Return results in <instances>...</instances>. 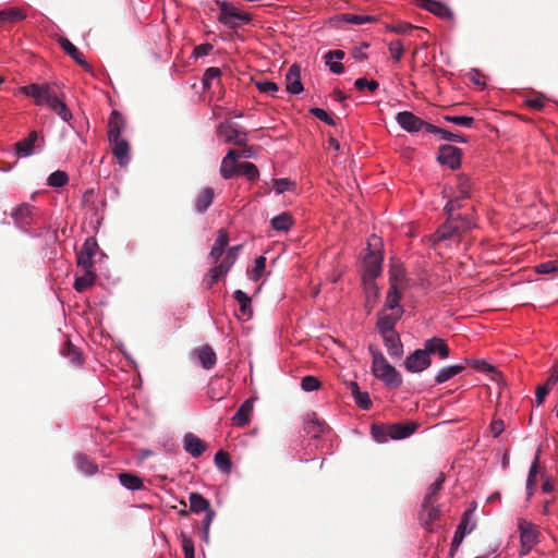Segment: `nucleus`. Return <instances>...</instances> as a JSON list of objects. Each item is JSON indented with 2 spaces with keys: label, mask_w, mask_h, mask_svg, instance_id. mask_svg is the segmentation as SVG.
Instances as JSON below:
<instances>
[{
  "label": "nucleus",
  "mask_w": 558,
  "mask_h": 558,
  "mask_svg": "<svg viewBox=\"0 0 558 558\" xmlns=\"http://www.w3.org/2000/svg\"><path fill=\"white\" fill-rule=\"evenodd\" d=\"M372 356V374L388 388L397 389L402 385L401 374L388 363L385 355L375 345H369Z\"/></svg>",
  "instance_id": "nucleus-1"
},
{
  "label": "nucleus",
  "mask_w": 558,
  "mask_h": 558,
  "mask_svg": "<svg viewBox=\"0 0 558 558\" xmlns=\"http://www.w3.org/2000/svg\"><path fill=\"white\" fill-rule=\"evenodd\" d=\"M473 226L474 222L470 217H464L463 219L448 217L447 221L435 232V241L441 242L449 240L459 232L470 230Z\"/></svg>",
  "instance_id": "nucleus-2"
},
{
  "label": "nucleus",
  "mask_w": 558,
  "mask_h": 558,
  "mask_svg": "<svg viewBox=\"0 0 558 558\" xmlns=\"http://www.w3.org/2000/svg\"><path fill=\"white\" fill-rule=\"evenodd\" d=\"M220 9L218 22L229 28H236L240 24H247L251 21L248 13L240 12L233 4L227 1H217Z\"/></svg>",
  "instance_id": "nucleus-3"
},
{
  "label": "nucleus",
  "mask_w": 558,
  "mask_h": 558,
  "mask_svg": "<svg viewBox=\"0 0 558 558\" xmlns=\"http://www.w3.org/2000/svg\"><path fill=\"white\" fill-rule=\"evenodd\" d=\"M44 147V137L39 136L37 131H32L25 138L15 143V155L19 158H27L32 155L41 153Z\"/></svg>",
  "instance_id": "nucleus-4"
},
{
  "label": "nucleus",
  "mask_w": 558,
  "mask_h": 558,
  "mask_svg": "<svg viewBox=\"0 0 558 558\" xmlns=\"http://www.w3.org/2000/svg\"><path fill=\"white\" fill-rule=\"evenodd\" d=\"M218 137L228 144L242 146L247 141L246 131L242 130L238 124L228 121L221 122L217 128Z\"/></svg>",
  "instance_id": "nucleus-5"
},
{
  "label": "nucleus",
  "mask_w": 558,
  "mask_h": 558,
  "mask_svg": "<svg viewBox=\"0 0 558 558\" xmlns=\"http://www.w3.org/2000/svg\"><path fill=\"white\" fill-rule=\"evenodd\" d=\"M21 93L33 97L36 106H47L51 104V99H54L56 94L51 93L50 85L45 84H29L21 87Z\"/></svg>",
  "instance_id": "nucleus-6"
},
{
  "label": "nucleus",
  "mask_w": 558,
  "mask_h": 558,
  "mask_svg": "<svg viewBox=\"0 0 558 558\" xmlns=\"http://www.w3.org/2000/svg\"><path fill=\"white\" fill-rule=\"evenodd\" d=\"M239 248H240V246L230 247L227 251V254H226L225 258L221 260V263L214 266L210 269V278H209V281L207 282L209 288L213 287L216 282H218L220 280V278H222L230 271V269L232 268L233 264L235 263V260L238 258V250Z\"/></svg>",
  "instance_id": "nucleus-7"
},
{
  "label": "nucleus",
  "mask_w": 558,
  "mask_h": 558,
  "mask_svg": "<svg viewBox=\"0 0 558 558\" xmlns=\"http://www.w3.org/2000/svg\"><path fill=\"white\" fill-rule=\"evenodd\" d=\"M396 122L403 131L408 133H417L423 129L427 132V126L430 124L411 111L398 112L396 114Z\"/></svg>",
  "instance_id": "nucleus-8"
},
{
  "label": "nucleus",
  "mask_w": 558,
  "mask_h": 558,
  "mask_svg": "<svg viewBox=\"0 0 558 558\" xmlns=\"http://www.w3.org/2000/svg\"><path fill=\"white\" fill-rule=\"evenodd\" d=\"M403 364L409 373H422L430 366L432 360L424 349H416L405 357Z\"/></svg>",
  "instance_id": "nucleus-9"
},
{
  "label": "nucleus",
  "mask_w": 558,
  "mask_h": 558,
  "mask_svg": "<svg viewBox=\"0 0 558 558\" xmlns=\"http://www.w3.org/2000/svg\"><path fill=\"white\" fill-rule=\"evenodd\" d=\"M462 151L460 148L452 145H441L439 147L437 160L450 169L454 170L461 166Z\"/></svg>",
  "instance_id": "nucleus-10"
},
{
  "label": "nucleus",
  "mask_w": 558,
  "mask_h": 558,
  "mask_svg": "<svg viewBox=\"0 0 558 558\" xmlns=\"http://www.w3.org/2000/svg\"><path fill=\"white\" fill-rule=\"evenodd\" d=\"M518 530L520 533V543L522 548L530 551L538 542V532L533 527L532 523L524 519L519 520Z\"/></svg>",
  "instance_id": "nucleus-11"
},
{
  "label": "nucleus",
  "mask_w": 558,
  "mask_h": 558,
  "mask_svg": "<svg viewBox=\"0 0 558 558\" xmlns=\"http://www.w3.org/2000/svg\"><path fill=\"white\" fill-rule=\"evenodd\" d=\"M35 210L33 205L23 203L13 209L12 218L22 230L26 231L34 221Z\"/></svg>",
  "instance_id": "nucleus-12"
},
{
  "label": "nucleus",
  "mask_w": 558,
  "mask_h": 558,
  "mask_svg": "<svg viewBox=\"0 0 558 558\" xmlns=\"http://www.w3.org/2000/svg\"><path fill=\"white\" fill-rule=\"evenodd\" d=\"M304 430L316 441L322 435H325L329 430V426L313 412L305 417Z\"/></svg>",
  "instance_id": "nucleus-13"
},
{
  "label": "nucleus",
  "mask_w": 558,
  "mask_h": 558,
  "mask_svg": "<svg viewBox=\"0 0 558 558\" xmlns=\"http://www.w3.org/2000/svg\"><path fill=\"white\" fill-rule=\"evenodd\" d=\"M402 315L398 313H387L386 310L377 314V329L379 335L396 332V325L401 319Z\"/></svg>",
  "instance_id": "nucleus-14"
},
{
  "label": "nucleus",
  "mask_w": 558,
  "mask_h": 558,
  "mask_svg": "<svg viewBox=\"0 0 558 558\" xmlns=\"http://www.w3.org/2000/svg\"><path fill=\"white\" fill-rule=\"evenodd\" d=\"M238 159L239 155L234 149H229L222 158L219 172L225 180H230L238 173Z\"/></svg>",
  "instance_id": "nucleus-15"
},
{
  "label": "nucleus",
  "mask_w": 558,
  "mask_h": 558,
  "mask_svg": "<svg viewBox=\"0 0 558 558\" xmlns=\"http://www.w3.org/2000/svg\"><path fill=\"white\" fill-rule=\"evenodd\" d=\"M111 151L120 167H126L131 161L130 145L125 138L111 141Z\"/></svg>",
  "instance_id": "nucleus-16"
},
{
  "label": "nucleus",
  "mask_w": 558,
  "mask_h": 558,
  "mask_svg": "<svg viewBox=\"0 0 558 558\" xmlns=\"http://www.w3.org/2000/svg\"><path fill=\"white\" fill-rule=\"evenodd\" d=\"M124 129H125V121H124L123 116L120 112L113 110L110 114L109 122H108V132H107L108 141L111 142V141L122 140L123 137L121 136V134L124 131Z\"/></svg>",
  "instance_id": "nucleus-17"
},
{
  "label": "nucleus",
  "mask_w": 558,
  "mask_h": 558,
  "mask_svg": "<svg viewBox=\"0 0 558 558\" xmlns=\"http://www.w3.org/2000/svg\"><path fill=\"white\" fill-rule=\"evenodd\" d=\"M383 257L378 252L368 251L364 257V276L376 278L381 272Z\"/></svg>",
  "instance_id": "nucleus-18"
},
{
  "label": "nucleus",
  "mask_w": 558,
  "mask_h": 558,
  "mask_svg": "<svg viewBox=\"0 0 558 558\" xmlns=\"http://www.w3.org/2000/svg\"><path fill=\"white\" fill-rule=\"evenodd\" d=\"M183 448L192 458H198L207 447L199 437L193 433H186L183 438Z\"/></svg>",
  "instance_id": "nucleus-19"
},
{
  "label": "nucleus",
  "mask_w": 558,
  "mask_h": 558,
  "mask_svg": "<svg viewBox=\"0 0 558 558\" xmlns=\"http://www.w3.org/2000/svg\"><path fill=\"white\" fill-rule=\"evenodd\" d=\"M416 4L441 19H451L453 15L449 7L436 0H416Z\"/></svg>",
  "instance_id": "nucleus-20"
},
{
  "label": "nucleus",
  "mask_w": 558,
  "mask_h": 558,
  "mask_svg": "<svg viewBox=\"0 0 558 558\" xmlns=\"http://www.w3.org/2000/svg\"><path fill=\"white\" fill-rule=\"evenodd\" d=\"M287 92L292 95H299L303 92L304 87L301 82V69L298 64L290 66L286 74Z\"/></svg>",
  "instance_id": "nucleus-21"
},
{
  "label": "nucleus",
  "mask_w": 558,
  "mask_h": 558,
  "mask_svg": "<svg viewBox=\"0 0 558 558\" xmlns=\"http://www.w3.org/2000/svg\"><path fill=\"white\" fill-rule=\"evenodd\" d=\"M423 349L429 357L432 354H437L440 360L449 357V348L442 338L434 337L426 340Z\"/></svg>",
  "instance_id": "nucleus-22"
},
{
  "label": "nucleus",
  "mask_w": 558,
  "mask_h": 558,
  "mask_svg": "<svg viewBox=\"0 0 558 558\" xmlns=\"http://www.w3.org/2000/svg\"><path fill=\"white\" fill-rule=\"evenodd\" d=\"M381 338L390 357L400 359L403 354V345L399 333L397 331L385 333Z\"/></svg>",
  "instance_id": "nucleus-23"
},
{
  "label": "nucleus",
  "mask_w": 558,
  "mask_h": 558,
  "mask_svg": "<svg viewBox=\"0 0 558 558\" xmlns=\"http://www.w3.org/2000/svg\"><path fill=\"white\" fill-rule=\"evenodd\" d=\"M234 300L239 303L236 316L243 319H250L253 315L252 301L250 296L242 290L233 292Z\"/></svg>",
  "instance_id": "nucleus-24"
},
{
  "label": "nucleus",
  "mask_w": 558,
  "mask_h": 558,
  "mask_svg": "<svg viewBox=\"0 0 558 558\" xmlns=\"http://www.w3.org/2000/svg\"><path fill=\"white\" fill-rule=\"evenodd\" d=\"M417 428V424L414 422H408L405 424L396 423L389 425L390 439L401 440L410 437Z\"/></svg>",
  "instance_id": "nucleus-25"
},
{
  "label": "nucleus",
  "mask_w": 558,
  "mask_h": 558,
  "mask_svg": "<svg viewBox=\"0 0 558 558\" xmlns=\"http://www.w3.org/2000/svg\"><path fill=\"white\" fill-rule=\"evenodd\" d=\"M215 197V191L213 187L203 189L194 201V208L197 214H205L211 206Z\"/></svg>",
  "instance_id": "nucleus-26"
},
{
  "label": "nucleus",
  "mask_w": 558,
  "mask_h": 558,
  "mask_svg": "<svg viewBox=\"0 0 558 558\" xmlns=\"http://www.w3.org/2000/svg\"><path fill=\"white\" fill-rule=\"evenodd\" d=\"M401 293L398 290L397 284L392 283L386 295L385 310H389L393 313L403 315L404 311L400 304Z\"/></svg>",
  "instance_id": "nucleus-27"
},
{
  "label": "nucleus",
  "mask_w": 558,
  "mask_h": 558,
  "mask_svg": "<svg viewBox=\"0 0 558 558\" xmlns=\"http://www.w3.org/2000/svg\"><path fill=\"white\" fill-rule=\"evenodd\" d=\"M229 244L228 233L225 230H219L215 243L210 250L209 257L216 263L225 253Z\"/></svg>",
  "instance_id": "nucleus-28"
},
{
  "label": "nucleus",
  "mask_w": 558,
  "mask_h": 558,
  "mask_svg": "<svg viewBox=\"0 0 558 558\" xmlns=\"http://www.w3.org/2000/svg\"><path fill=\"white\" fill-rule=\"evenodd\" d=\"M76 469L86 476L95 475L98 472V465L84 453H77L74 457Z\"/></svg>",
  "instance_id": "nucleus-29"
},
{
  "label": "nucleus",
  "mask_w": 558,
  "mask_h": 558,
  "mask_svg": "<svg viewBox=\"0 0 558 558\" xmlns=\"http://www.w3.org/2000/svg\"><path fill=\"white\" fill-rule=\"evenodd\" d=\"M27 17V12L24 9L8 7L0 11V23H16Z\"/></svg>",
  "instance_id": "nucleus-30"
},
{
  "label": "nucleus",
  "mask_w": 558,
  "mask_h": 558,
  "mask_svg": "<svg viewBox=\"0 0 558 558\" xmlns=\"http://www.w3.org/2000/svg\"><path fill=\"white\" fill-rule=\"evenodd\" d=\"M445 482V476L444 474H440L434 483H432L425 495H424V498L422 500V505H421V508H427V507H430L432 505H434L435 500H436V496L438 494V492L441 489V486Z\"/></svg>",
  "instance_id": "nucleus-31"
},
{
  "label": "nucleus",
  "mask_w": 558,
  "mask_h": 558,
  "mask_svg": "<svg viewBox=\"0 0 558 558\" xmlns=\"http://www.w3.org/2000/svg\"><path fill=\"white\" fill-rule=\"evenodd\" d=\"M51 111H53L62 121L65 123H70L73 119V114L63 99L58 96L54 99H51V104L48 107Z\"/></svg>",
  "instance_id": "nucleus-32"
},
{
  "label": "nucleus",
  "mask_w": 558,
  "mask_h": 558,
  "mask_svg": "<svg viewBox=\"0 0 558 558\" xmlns=\"http://www.w3.org/2000/svg\"><path fill=\"white\" fill-rule=\"evenodd\" d=\"M439 508L437 506L432 505L430 507L421 509L418 513V520L427 531H432V524L435 520L439 518Z\"/></svg>",
  "instance_id": "nucleus-33"
},
{
  "label": "nucleus",
  "mask_w": 558,
  "mask_h": 558,
  "mask_svg": "<svg viewBox=\"0 0 558 558\" xmlns=\"http://www.w3.org/2000/svg\"><path fill=\"white\" fill-rule=\"evenodd\" d=\"M60 46L77 64L86 69L89 68L83 53L68 38H61Z\"/></svg>",
  "instance_id": "nucleus-34"
},
{
  "label": "nucleus",
  "mask_w": 558,
  "mask_h": 558,
  "mask_svg": "<svg viewBox=\"0 0 558 558\" xmlns=\"http://www.w3.org/2000/svg\"><path fill=\"white\" fill-rule=\"evenodd\" d=\"M196 354L201 365L205 369H211L215 366L217 356L210 345H203L201 349L196 350Z\"/></svg>",
  "instance_id": "nucleus-35"
},
{
  "label": "nucleus",
  "mask_w": 558,
  "mask_h": 558,
  "mask_svg": "<svg viewBox=\"0 0 558 558\" xmlns=\"http://www.w3.org/2000/svg\"><path fill=\"white\" fill-rule=\"evenodd\" d=\"M350 389L354 398L355 403L364 411H368L372 408V400L367 391H361L359 385L355 381L350 383Z\"/></svg>",
  "instance_id": "nucleus-36"
},
{
  "label": "nucleus",
  "mask_w": 558,
  "mask_h": 558,
  "mask_svg": "<svg viewBox=\"0 0 558 558\" xmlns=\"http://www.w3.org/2000/svg\"><path fill=\"white\" fill-rule=\"evenodd\" d=\"M270 226L278 232H288L293 226L292 216L284 211L270 219Z\"/></svg>",
  "instance_id": "nucleus-37"
},
{
  "label": "nucleus",
  "mask_w": 558,
  "mask_h": 558,
  "mask_svg": "<svg viewBox=\"0 0 558 558\" xmlns=\"http://www.w3.org/2000/svg\"><path fill=\"white\" fill-rule=\"evenodd\" d=\"M464 371L463 364H454L440 368L435 376L437 384H444Z\"/></svg>",
  "instance_id": "nucleus-38"
},
{
  "label": "nucleus",
  "mask_w": 558,
  "mask_h": 558,
  "mask_svg": "<svg viewBox=\"0 0 558 558\" xmlns=\"http://www.w3.org/2000/svg\"><path fill=\"white\" fill-rule=\"evenodd\" d=\"M120 484L129 490H141L144 487L143 480L131 473H120L118 475Z\"/></svg>",
  "instance_id": "nucleus-39"
},
{
  "label": "nucleus",
  "mask_w": 558,
  "mask_h": 558,
  "mask_svg": "<svg viewBox=\"0 0 558 558\" xmlns=\"http://www.w3.org/2000/svg\"><path fill=\"white\" fill-rule=\"evenodd\" d=\"M190 509L192 512L201 513L210 511L209 501L199 493H191L189 496Z\"/></svg>",
  "instance_id": "nucleus-40"
},
{
  "label": "nucleus",
  "mask_w": 558,
  "mask_h": 558,
  "mask_svg": "<svg viewBox=\"0 0 558 558\" xmlns=\"http://www.w3.org/2000/svg\"><path fill=\"white\" fill-rule=\"evenodd\" d=\"M427 133L440 134L441 138L444 141H448V142H457V143H466L468 142V140L463 135L452 133L450 131H447V130L436 126L434 124H428Z\"/></svg>",
  "instance_id": "nucleus-41"
},
{
  "label": "nucleus",
  "mask_w": 558,
  "mask_h": 558,
  "mask_svg": "<svg viewBox=\"0 0 558 558\" xmlns=\"http://www.w3.org/2000/svg\"><path fill=\"white\" fill-rule=\"evenodd\" d=\"M465 362L472 365L477 372L492 375L494 380H498L500 377V373L497 371V368L494 365L487 363L485 360H465Z\"/></svg>",
  "instance_id": "nucleus-42"
},
{
  "label": "nucleus",
  "mask_w": 558,
  "mask_h": 558,
  "mask_svg": "<svg viewBox=\"0 0 558 558\" xmlns=\"http://www.w3.org/2000/svg\"><path fill=\"white\" fill-rule=\"evenodd\" d=\"M253 405L251 401H245L234 413L232 416V421L238 426H245L250 422V412L252 411Z\"/></svg>",
  "instance_id": "nucleus-43"
},
{
  "label": "nucleus",
  "mask_w": 558,
  "mask_h": 558,
  "mask_svg": "<svg viewBox=\"0 0 558 558\" xmlns=\"http://www.w3.org/2000/svg\"><path fill=\"white\" fill-rule=\"evenodd\" d=\"M339 20L348 24L362 25L374 22L376 19L367 14L343 13L339 16Z\"/></svg>",
  "instance_id": "nucleus-44"
},
{
  "label": "nucleus",
  "mask_w": 558,
  "mask_h": 558,
  "mask_svg": "<svg viewBox=\"0 0 558 558\" xmlns=\"http://www.w3.org/2000/svg\"><path fill=\"white\" fill-rule=\"evenodd\" d=\"M95 272L94 271H84V275L77 277L74 281V289L77 292H84L86 289L90 288L95 282Z\"/></svg>",
  "instance_id": "nucleus-45"
},
{
  "label": "nucleus",
  "mask_w": 558,
  "mask_h": 558,
  "mask_svg": "<svg viewBox=\"0 0 558 558\" xmlns=\"http://www.w3.org/2000/svg\"><path fill=\"white\" fill-rule=\"evenodd\" d=\"M238 174L245 177L248 181H255L259 177L257 167L248 161L239 165Z\"/></svg>",
  "instance_id": "nucleus-46"
},
{
  "label": "nucleus",
  "mask_w": 558,
  "mask_h": 558,
  "mask_svg": "<svg viewBox=\"0 0 558 558\" xmlns=\"http://www.w3.org/2000/svg\"><path fill=\"white\" fill-rule=\"evenodd\" d=\"M69 182V175L65 171L57 170L49 174L47 184L51 187H63Z\"/></svg>",
  "instance_id": "nucleus-47"
},
{
  "label": "nucleus",
  "mask_w": 558,
  "mask_h": 558,
  "mask_svg": "<svg viewBox=\"0 0 558 558\" xmlns=\"http://www.w3.org/2000/svg\"><path fill=\"white\" fill-rule=\"evenodd\" d=\"M215 464L216 466L222 471L223 473H230L232 469V462L229 458V454L222 450L216 452L215 454Z\"/></svg>",
  "instance_id": "nucleus-48"
},
{
  "label": "nucleus",
  "mask_w": 558,
  "mask_h": 558,
  "mask_svg": "<svg viewBox=\"0 0 558 558\" xmlns=\"http://www.w3.org/2000/svg\"><path fill=\"white\" fill-rule=\"evenodd\" d=\"M371 434L377 442H386L388 439H390L389 425L385 426L373 424L371 428Z\"/></svg>",
  "instance_id": "nucleus-49"
},
{
  "label": "nucleus",
  "mask_w": 558,
  "mask_h": 558,
  "mask_svg": "<svg viewBox=\"0 0 558 558\" xmlns=\"http://www.w3.org/2000/svg\"><path fill=\"white\" fill-rule=\"evenodd\" d=\"M265 268H266V258L264 256L257 257L254 262V266H253L252 270L248 274L250 279L253 281L259 280Z\"/></svg>",
  "instance_id": "nucleus-50"
},
{
  "label": "nucleus",
  "mask_w": 558,
  "mask_h": 558,
  "mask_svg": "<svg viewBox=\"0 0 558 558\" xmlns=\"http://www.w3.org/2000/svg\"><path fill=\"white\" fill-rule=\"evenodd\" d=\"M471 530L472 529H468L466 519L463 518L454 532V535L452 538V546L458 547L460 545V543L462 542V539L464 538V536L466 534H469L471 532Z\"/></svg>",
  "instance_id": "nucleus-51"
},
{
  "label": "nucleus",
  "mask_w": 558,
  "mask_h": 558,
  "mask_svg": "<svg viewBox=\"0 0 558 558\" xmlns=\"http://www.w3.org/2000/svg\"><path fill=\"white\" fill-rule=\"evenodd\" d=\"M444 120L464 128H471L474 123V119L468 116H445Z\"/></svg>",
  "instance_id": "nucleus-52"
},
{
  "label": "nucleus",
  "mask_w": 558,
  "mask_h": 558,
  "mask_svg": "<svg viewBox=\"0 0 558 558\" xmlns=\"http://www.w3.org/2000/svg\"><path fill=\"white\" fill-rule=\"evenodd\" d=\"M77 267L82 268L84 271H93L94 267V256L89 255V253H77Z\"/></svg>",
  "instance_id": "nucleus-53"
},
{
  "label": "nucleus",
  "mask_w": 558,
  "mask_h": 558,
  "mask_svg": "<svg viewBox=\"0 0 558 558\" xmlns=\"http://www.w3.org/2000/svg\"><path fill=\"white\" fill-rule=\"evenodd\" d=\"M465 198H461L460 195H457L454 198L449 199L445 205V211L448 214V217L462 219L459 215L456 216L453 213L462 207V201Z\"/></svg>",
  "instance_id": "nucleus-54"
},
{
  "label": "nucleus",
  "mask_w": 558,
  "mask_h": 558,
  "mask_svg": "<svg viewBox=\"0 0 558 558\" xmlns=\"http://www.w3.org/2000/svg\"><path fill=\"white\" fill-rule=\"evenodd\" d=\"M257 89L263 93L270 96H275V94L279 90L278 85L269 80L259 81L256 83Z\"/></svg>",
  "instance_id": "nucleus-55"
},
{
  "label": "nucleus",
  "mask_w": 558,
  "mask_h": 558,
  "mask_svg": "<svg viewBox=\"0 0 558 558\" xmlns=\"http://www.w3.org/2000/svg\"><path fill=\"white\" fill-rule=\"evenodd\" d=\"M535 271L539 275H547L554 272L558 275V264L555 260H547L536 265Z\"/></svg>",
  "instance_id": "nucleus-56"
},
{
  "label": "nucleus",
  "mask_w": 558,
  "mask_h": 558,
  "mask_svg": "<svg viewBox=\"0 0 558 558\" xmlns=\"http://www.w3.org/2000/svg\"><path fill=\"white\" fill-rule=\"evenodd\" d=\"M388 50L390 52L391 58L396 62H400V60L402 58V54H403V51H404L402 41L399 40V39L398 40H392L388 45Z\"/></svg>",
  "instance_id": "nucleus-57"
},
{
  "label": "nucleus",
  "mask_w": 558,
  "mask_h": 558,
  "mask_svg": "<svg viewBox=\"0 0 558 558\" xmlns=\"http://www.w3.org/2000/svg\"><path fill=\"white\" fill-rule=\"evenodd\" d=\"M354 86L357 90H363L364 88H367L371 92H375L378 89L379 84L375 80L368 81L365 77H360L354 82Z\"/></svg>",
  "instance_id": "nucleus-58"
},
{
  "label": "nucleus",
  "mask_w": 558,
  "mask_h": 558,
  "mask_svg": "<svg viewBox=\"0 0 558 558\" xmlns=\"http://www.w3.org/2000/svg\"><path fill=\"white\" fill-rule=\"evenodd\" d=\"M221 74V71L219 68H216V66H211V68H208L204 75H203V85L204 87H209L213 83L214 80L218 78Z\"/></svg>",
  "instance_id": "nucleus-59"
},
{
  "label": "nucleus",
  "mask_w": 558,
  "mask_h": 558,
  "mask_svg": "<svg viewBox=\"0 0 558 558\" xmlns=\"http://www.w3.org/2000/svg\"><path fill=\"white\" fill-rule=\"evenodd\" d=\"M319 386V380L314 376H305L301 380V388L307 392L317 390Z\"/></svg>",
  "instance_id": "nucleus-60"
},
{
  "label": "nucleus",
  "mask_w": 558,
  "mask_h": 558,
  "mask_svg": "<svg viewBox=\"0 0 558 558\" xmlns=\"http://www.w3.org/2000/svg\"><path fill=\"white\" fill-rule=\"evenodd\" d=\"M470 192H471L470 180L464 177L459 178L458 195H460L461 198H469Z\"/></svg>",
  "instance_id": "nucleus-61"
},
{
  "label": "nucleus",
  "mask_w": 558,
  "mask_h": 558,
  "mask_svg": "<svg viewBox=\"0 0 558 558\" xmlns=\"http://www.w3.org/2000/svg\"><path fill=\"white\" fill-rule=\"evenodd\" d=\"M310 112L317 118L320 121H324L325 123L329 125H335V120L322 108H312L310 109Z\"/></svg>",
  "instance_id": "nucleus-62"
},
{
  "label": "nucleus",
  "mask_w": 558,
  "mask_h": 558,
  "mask_svg": "<svg viewBox=\"0 0 558 558\" xmlns=\"http://www.w3.org/2000/svg\"><path fill=\"white\" fill-rule=\"evenodd\" d=\"M291 184H292V182L287 178L274 179L272 187H274L275 192L278 195H280V194L284 193L286 191H288L289 187L291 186Z\"/></svg>",
  "instance_id": "nucleus-63"
},
{
  "label": "nucleus",
  "mask_w": 558,
  "mask_h": 558,
  "mask_svg": "<svg viewBox=\"0 0 558 558\" xmlns=\"http://www.w3.org/2000/svg\"><path fill=\"white\" fill-rule=\"evenodd\" d=\"M558 383V362H556L553 367L550 368L549 376L547 377L546 383L544 386H548L550 389Z\"/></svg>",
  "instance_id": "nucleus-64"
}]
</instances>
